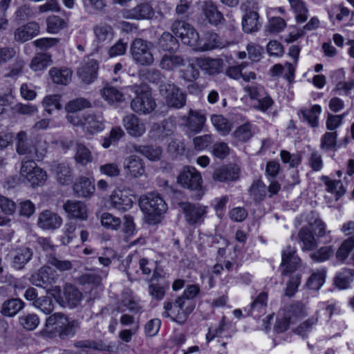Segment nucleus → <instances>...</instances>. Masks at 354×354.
Here are the masks:
<instances>
[{
  "label": "nucleus",
  "mask_w": 354,
  "mask_h": 354,
  "mask_svg": "<svg viewBox=\"0 0 354 354\" xmlns=\"http://www.w3.org/2000/svg\"><path fill=\"white\" fill-rule=\"evenodd\" d=\"M124 136V132L120 127L112 128L109 137H105L103 140L102 147L105 149L109 148L112 144L116 143L121 138Z\"/></svg>",
  "instance_id": "e2e57ef3"
},
{
  "label": "nucleus",
  "mask_w": 354,
  "mask_h": 354,
  "mask_svg": "<svg viewBox=\"0 0 354 354\" xmlns=\"http://www.w3.org/2000/svg\"><path fill=\"white\" fill-rule=\"evenodd\" d=\"M47 30L50 33H57L66 26L64 19L59 16H50L46 19Z\"/></svg>",
  "instance_id": "bf43d9fd"
},
{
  "label": "nucleus",
  "mask_w": 354,
  "mask_h": 354,
  "mask_svg": "<svg viewBox=\"0 0 354 354\" xmlns=\"http://www.w3.org/2000/svg\"><path fill=\"white\" fill-rule=\"evenodd\" d=\"M95 190L94 180L85 176L78 178L73 185V192L77 197H90Z\"/></svg>",
  "instance_id": "b1692460"
},
{
  "label": "nucleus",
  "mask_w": 354,
  "mask_h": 354,
  "mask_svg": "<svg viewBox=\"0 0 354 354\" xmlns=\"http://www.w3.org/2000/svg\"><path fill=\"white\" fill-rule=\"evenodd\" d=\"M299 112L303 117V120L306 122L310 127L315 128L318 126V118L322 112L319 105L315 104L310 109H301Z\"/></svg>",
  "instance_id": "58836bf2"
},
{
  "label": "nucleus",
  "mask_w": 354,
  "mask_h": 354,
  "mask_svg": "<svg viewBox=\"0 0 354 354\" xmlns=\"http://www.w3.org/2000/svg\"><path fill=\"white\" fill-rule=\"evenodd\" d=\"M168 287V283L158 281L151 282L149 286V295L154 299L162 300L165 295V291Z\"/></svg>",
  "instance_id": "8fccbe9b"
},
{
  "label": "nucleus",
  "mask_w": 354,
  "mask_h": 354,
  "mask_svg": "<svg viewBox=\"0 0 354 354\" xmlns=\"http://www.w3.org/2000/svg\"><path fill=\"white\" fill-rule=\"evenodd\" d=\"M50 268L43 267L37 272L31 275V283L38 287L48 289V287L55 283V278L50 274Z\"/></svg>",
  "instance_id": "c756f323"
},
{
  "label": "nucleus",
  "mask_w": 354,
  "mask_h": 354,
  "mask_svg": "<svg viewBox=\"0 0 354 354\" xmlns=\"http://www.w3.org/2000/svg\"><path fill=\"white\" fill-rule=\"evenodd\" d=\"M239 178V168L236 165H225L216 169L213 179L219 182L234 181Z\"/></svg>",
  "instance_id": "393cba45"
},
{
  "label": "nucleus",
  "mask_w": 354,
  "mask_h": 354,
  "mask_svg": "<svg viewBox=\"0 0 354 354\" xmlns=\"http://www.w3.org/2000/svg\"><path fill=\"white\" fill-rule=\"evenodd\" d=\"M100 221L102 225L107 229L117 230L121 225L120 218L106 212L102 214Z\"/></svg>",
  "instance_id": "338daca9"
},
{
  "label": "nucleus",
  "mask_w": 354,
  "mask_h": 354,
  "mask_svg": "<svg viewBox=\"0 0 354 354\" xmlns=\"http://www.w3.org/2000/svg\"><path fill=\"white\" fill-rule=\"evenodd\" d=\"M281 160L283 163L288 164L291 168L297 167L301 162L302 157L299 152L290 153L286 150H281L280 153Z\"/></svg>",
  "instance_id": "5fc2aeb1"
},
{
  "label": "nucleus",
  "mask_w": 354,
  "mask_h": 354,
  "mask_svg": "<svg viewBox=\"0 0 354 354\" xmlns=\"http://www.w3.org/2000/svg\"><path fill=\"white\" fill-rule=\"evenodd\" d=\"M254 130V127L251 123L245 122L236 129L233 136L237 141L246 142L253 136Z\"/></svg>",
  "instance_id": "37998d69"
},
{
  "label": "nucleus",
  "mask_w": 354,
  "mask_h": 354,
  "mask_svg": "<svg viewBox=\"0 0 354 354\" xmlns=\"http://www.w3.org/2000/svg\"><path fill=\"white\" fill-rule=\"evenodd\" d=\"M39 32V24L36 22H30L15 30V39L17 41L25 42L36 36Z\"/></svg>",
  "instance_id": "a878e982"
},
{
  "label": "nucleus",
  "mask_w": 354,
  "mask_h": 354,
  "mask_svg": "<svg viewBox=\"0 0 354 354\" xmlns=\"http://www.w3.org/2000/svg\"><path fill=\"white\" fill-rule=\"evenodd\" d=\"M177 180L184 188L196 191L201 189V175L200 172L193 167H184L180 171Z\"/></svg>",
  "instance_id": "9d476101"
},
{
  "label": "nucleus",
  "mask_w": 354,
  "mask_h": 354,
  "mask_svg": "<svg viewBox=\"0 0 354 354\" xmlns=\"http://www.w3.org/2000/svg\"><path fill=\"white\" fill-rule=\"evenodd\" d=\"M123 168L127 176L130 178H139L145 173L143 160L135 155L127 156L124 160Z\"/></svg>",
  "instance_id": "dca6fc26"
},
{
  "label": "nucleus",
  "mask_w": 354,
  "mask_h": 354,
  "mask_svg": "<svg viewBox=\"0 0 354 354\" xmlns=\"http://www.w3.org/2000/svg\"><path fill=\"white\" fill-rule=\"evenodd\" d=\"M185 65V59L180 55H165L160 62V67L166 71H173Z\"/></svg>",
  "instance_id": "4c0bfd02"
},
{
  "label": "nucleus",
  "mask_w": 354,
  "mask_h": 354,
  "mask_svg": "<svg viewBox=\"0 0 354 354\" xmlns=\"http://www.w3.org/2000/svg\"><path fill=\"white\" fill-rule=\"evenodd\" d=\"M301 263L300 258L297 255V250L295 248L288 245L282 251L281 263L282 267L281 274L287 275L295 272Z\"/></svg>",
  "instance_id": "ddd939ff"
},
{
  "label": "nucleus",
  "mask_w": 354,
  "mask_h": 354,
  "mask_svg": "<svg viewBox=\"0 0 354 354\" xmlns=\"http://www.w3.org/2000/svg\"><path fill=\"white\" fill-rule=\"evenodd\" d=\"M160 92L167 99L169 106L175 108H181L185 104L186 95L180 91L178 87L174 84H162L160 86Z\"/></svg>",
  "instance_id": "f8f14e48"
},
{
  "label": "nucleus",
  "mask_w": 354,
  "mask_h": 354,
  "mask_svg": "<svg viewBox=\"0 0 354 354\" xmlns=\"http://www.w3.org/2000/svg\"><path fill=\"white\" fill-rule=\"evenodd\" d=\"M16 151L19 155L26 156L35 158L37 161L43 160L47 152L46 141H37L32 143L28 138L26 132L19 131L15 137Z\"/></svg>",
  "instance_id": "f03ea898"
},
{
  "label": "nucleus",
  "mask_w": 354,
  "mask_h": 354,
  "mask_svg": "<svg viewBox=\"0 0 354 354\" xmlns=\"http://www.w3.org/2000/svg\"><path fill=\"white\" fill-rule=\"evenodd\" d=\"M183 120L186 133L187 134H196L203 130L206 118L201 113L190 110L188 115L183 118Z\"/></svg>",
  "instance_id": "4468645a"
},
{
  "label": "nucleus",
  "mask_w": 354,
  "mask_h": 354,
  "mask_svg": "<svg viewBox=\"0 0 354 354\" xmlns=\"http://www.w3.org/2000/svg\"><path fill=\"white\" fill-rule=\"evenodd\" d=\"M104 120L101 113L84 114L83 131L91 136L102 131L104 128Z\"/></svg>",
  "instance_id": "2eb2a0df"
},
{
  "label": "nucleus",
  "mask_w": 354,
  "mask_h": 354,
  "mask_svg": "<svg viewBox=\"0 0 354 354\" xmlns=\"http://www.w3.org/2000/svg\"><path fill=\"white\" fill-rule=\"evenodd\" d=\"M111 203L113 207L125 212L132 207L133 202L131 198L120 191L111 196Z\"/></svg>",
  "instance_id": "e433bc0d"
},
{
  "label": "nucleus",
  "mask_w": 354,
  "mask_h": 354,
  "mask_svg": "<svg viewBox=\"0 0 354 354\" xmlns=\"http://www.w3.org/2000/svg\"><path fill=\"white\" fill-rule=\"evenodd\" d=\"M46 292L64 308H75L80 304L82 299V293L75 286L71 283H66L63 290L58 286H50Z\"/></svg>",
  "instance_id": "7ed1b4c3"
},
{
  "label": "nucleus",
  "mask_w": 354,
  "mask_h": 354,
  "mask_svg": "<svg viewBox=\"0 0 354 354\" xmlns=\"http://www.w3.org/2000/svg\"><path fill=\"white\" fill-rule=\"evenodd\" d=\"M66 316L62 313H55L50 315L46 321L44 332L55 335L57 330L62 327Z\"/></svg>",
  "instance_id": "c9c22d12"
},
{
  "label": "nucleus",
  "mask_w": 354,
  "mask_h": 354,
  "mask_svg": "<svg viewBox=\"0 0 354 354\" xmlns=\"http://www.w3.org/2000/svg\"><path fill=\"white\" fill-rule=\"evenodd\" d=\"M139 204L142 211L153 223L156 222L158 218L166 213L167 210V205L165 200L158 193L156 192L142 196Z\"/></svg>",
  "instance_id": "20e7f679"
},
{
  "label": "nucleus",
  "mask_w": 354,
  "mask_h": 354,
  "mask_svg": "<svg viewBox=\"0 0 354 354\" xmlns=\"http://www.w3.org/2000/svg\"><path fill=\"white\" fill-rule=\"evenodd\" d=\"M51 171L55 174L57 181L62 185H69L73 180V170L66 162H53Z\"/></svg>",
  "instance_id": "6ab92c4d"
},
{
  "label": "nucleus",
  "mask_w": 354,
  "mask_h": 354,
  "mask_svg": "<svg viewBox=\"0 0 354 354\" xmlns=\"http://www.w3.org/2000/svg\"><path fill=\"white\" fill-rule=\"evenodd\" d=\"M59 101L60 96L59 95H49L43 100L42 104L45 111L48 114H51L53 110L60 109L62 108Z\"/></svg>",
  "instance_id": "0e129e2a"
},
{
  "label": "nucleus",
  "mask_w": 354,
  "mask_h": 354,
  "mask_svg": "<svg viewBox=\"0 0 354 354\" xmlns=\"http://www.w3.org/2000/svg\"><path fill=\"white\" fill-rule=\"evenodd\" d=\"M35 158H24L21 162L20 176L26 180L32 187L42 185L47 179L46 172L39 167Z\"/></svg>",
  "instance_id": "39448f33"
},
{
  "label": "nucleus",
  "mask_w": 354,
  "mask_h": 354,
  "mask_svg": "<svg viewBox=\"0 0 354 354\" xmlns=\"http://www.w3.org/2000/svg\"><path fill=\"white\" fill-rule=\"evenodd\" d=\"M354 248V235L344 240L336 252V257L339 261H344L351 251Z\"/></svg>",
  "instance_id": "4d7b16f0"
},
{
  "label": "nucleus",
  "mask_w": 354,
  "mask_h": 354,
  "mask_svg": "<svg viewBox=\"0 0 354 354\" xmlns=\"http://www.w3.org/2000/svg\"><path fill=\"white\" fill-rule=\"evenodd\" d=\"M297 237L299 242L302 244L301 250L303 251H311L317 246V242L312 230L308 227H302L299 230Z\"/></svg>",
  "instance_id": "f704fd0d"
},
{
  "label": "nucleus",
  "mask_w": 354,
  "mask_h": 354,
  "mask_svg": "<svg viewBox=\"0 0 354 354\" xmlns=\"http://www.w3.org/2000/svg\"><path fill=\"white\" fill-rule=\"evenodd\" d=\"M290 7L295 14L297 23H304L308 19V10L302 0H288Z\"/></svg>",
  "instance_id": "c03bdc74"
},
{
  "label": "nucleus",
  "mask_w": 354,
  "mask_h": 354,
  "mask_svg": "<svg viewBox=\"0 0 354 354\" xmlns=\"http://www.w3.org/2000/svg\"><path fill=\"white\" fill-rule=\"evenodd\" d=\"M196 64L206 73L215 75L221 72L223 61L221 59L197 58Z\"/></svg>",
  "instance_id": "bb28decb"
},
{
  "label": "nucleus",
  "mask_w": 354,
  "mask_h": 354,
  "mask_svg": "<svg viewBox=\"0 0 354 354\" xmlns=\"http://www.w3.org/2000/svg\"><path fill=\"white\" fill-rule=\"evenodd\" d=\"M20 324L28 330H34L39 323V319L35 314H28L19 317Z\"/></svg>",
  "instance_id": "69168bd1"
},
{
  "label": "nucleus",
  "mask_w": 354,
  "mask_h": 354,
  "mask_svg": "<svg viewBox=\"0 0 354 354\" xmlns=\"http://www.w3.org/2000/svg\"><path fill=\"white\" fill-rule=\"evenodd\" d=\"M100 95L109 104L121 102L124 100V95L122 92L109 84H106L100 90Z\"/></svg>",
  "instance_id": "ea45409f"
},
{
  "label": "nucleus",
  "mask_w": 354,
  "mask_h": 354,
  "mask_svg": "<svg viewBox=\"0 0 354 354\" xmlns=\"http://www.w3.org/2000/svg\"><path fill=\"white\" fill-rule=\"evenodd\" d=\"M285 314H288L292 317V321H293V323H295L298 318L307 315L304 306L300 303H296L290 305Z\"/></svg>",
  "instance_id": "774afa93"
},
{
  "label": "nucleus",
  "mask_w": 354,
  "mask_h": 354,
  "mask_svg": "<svg viewBox=\"0 0 354 354\" xmlns=\"http://www.w3.org/2000/svg\"><path fill=\"white\" fill-rule=\"evenodd\" d=\"M249 193L253 200L259 203L263 201L267 195V187L261 180H256L249 188Z\"/></svg>",
  "instance_id": "79ce46f5"
},
{
  "label": "nucleus",
  "mask_w": 354,
  "mask_h": 354,
  "mask_svg": "<svg viewBox=\"0 0 354 354\" xmlns=\"http://www.w3.org/2000/svg\"><path fill=\"white\" fill-rule=\"evenodd\" d=\"M62 223V218L57 214L45 210L39 214L37 225L44 230H55Z\"/></svg>",
  "instance_id": "5701e85b"
},
{
  "label": "nucleus",
  "mask_w": 354,
  "mask_h": 354,
  "mask_svg": "<svg viewBox=\"0 0 354 354\" xmlns=\"http://www.w3.org/2000/svg\"><path fill=\"white\" fill-rule=\"evenodd\" d=\"M212 122L215 128L222 134L227 135L231 129L232 124L227 119L221 115H214L211 118Z\"/></svg>",
  "instance_id": "603ef678"
},
{
  "label": "nucleus",
  "mask_w": 354,
  "mask_h": 354,
  "mask_svg": "<svg viewBox=\"0 0 354 354\" xmlns=\"http://www.w3.org/2000/svg\"><path fill=\"white\" fill-rule=\"evenodd\" d=\"M201 10L205 19L212 25L217 26L224 20L223 15L218 10V6L212 0L203 1L201 6Z\"/></svg>",
  "instance_id": "a211bd4d"
},
{
  "label": "nucleus",
  "mask_w": 354,
  "mask_h": 354,
  "mask_svg": "<svg viewBox=\"0 0 354 354\" xmlns=\"http://www.w3.org/2000/svg\"><path fill=\"white\" fill-rule=\"evenodd\" d=\"M241 10L245 12L243 17L242 26L245 32L251 33L257 31L261 27L257 12V3L254 1H246L241 3Z\"/></svg>",
  "instance_id": "6e6552de"
},
{
  "label": "nucleus",
  "mask_w": 354,
  "mask_h": 354,
  "mask_svg": "<svg viewBox=\"0 0 354 354\" xmlns=\"http://www.w3.org/2000/svg\"><path fill=\"white\" fill-rule=\"evenodd\" d=\"M33 306L39 309L46 315L50 314L55 308L54 303L52 299L47 296H42L39 297L35 302L32 303Z\"/></svg>",
  "instance_id": "6e6d98bb"
},
{
  "label": "nucleus",
  "mask_w": 354,
  "mask_h": 354,
  "mask_svg": "<svg viewBox=\"0 0 354 354\" xmlns=\"http://www.w3.org/2000/svg\"><path fill=\"white\" fill-rule=\"evenodd\" d=\"M334 254L332 246H324L311 253L310 257L315 262H323L329 259Z\"/></svg>",
  "instance_id": "052dcab7"
},
{
  "label": "nucleus",
  "mask_w": 354,
  "mask_h": 354,
  "mask_svg": "<svg viewBox=\"0 0 354 354\" xmlns=\"http://www.w3.org/2000/svg\"><path fill=\"white\" fill-rule=\"evenodd\" d=\"M75 160L77 163L82 165H86L92 161L93 157L91 151L86 146L81 143H77L76 145Z\"/></svg>",
  "instance_id": "3c124183"
},
{
  "label": "nucleus",
  "mask_w": 354,
  "mask_h": 354,
  "mask_svg": "<svg viewBox=\"0 0 354 354\" xmlns=\"http://www.w3.org/2000/svg\"><path fill=\"white\" fill-rule=\"evenodd\" d=\"M171 31L181 39L183 44L196 50L201 48V39L198 32L185 21L175 20L171 26Z\"/></svg>",
  "instance_id": "423d86ee"
},
{
  "label": "nucleus",
  "mask_w": 354,
  "mask_h": 354,
  "mask_svg": "<svg viewBox=\"0 0 354 354\" xmlns=\"http://www.w3.org/2000/svg\"><path fill=\"white\" fill-rule=\"evenodd\" d=\"M99 62L94 59H88L77 70V75L85 84H90L97 78Z\"/></svg>",
  "instance_id": "f3484780"
},
{
  "label": "nucleus",
  "mask_w": 354,
  "mask_h": 354,
  "mask_svg": "<svg viewBox=\"0 0 354 354\" xmlns=\"http://www.w3.org/2000/svg\"><path fill=\"white\" fill-rule=\"evenodd\" d=\"M185 214V221L190 225L202 224L207 213V207L200 203L182 202L179 203Z\"/></svg>",
  "instance_id": "1a4fd4ad"
},
{
  "label": "nucleus",
  "mask_w": 354,
  "mask_h": 354,
  "mask_svg": "<svg viewBox=\"0 0 354 354\" xmlns=\"http://www.w3.org/2000/svg\"><path fill=\"white\" fill-rule=\"evenodd\" d=\"M33 252L29 248L22 247L17 248L12 253V267L17 270H21L32 259Z\"/></svg>",
  "instance_id": "c85d7f7f"
},
{
  "label": "nucleus",
  "mask_w": 354,
  "mask_h": 354,
  "mask_svg": "<svg viewBox=\"0 0 354 354\" xmlns=\"http://www.w3.org/2000/svg\"><path fill=\"white\" fill-rule=\"evenodd\" d=\"M52 64L51 56L46 53L37 54L32 59L30 68L35 71H40L46 68Z\"/></svg>",
  "instance_id": "09e8293b"
},
{
  "label": "nucleus",
  "mask_w": 354,
  "mask_h": 354,
  "mask_svg": "<svg viewBox=\"0 0 354 354\" xmlns=\"http://www.w3.org/2000/svg\"><path fill=\"white\" fill-rule=\"evenodd\" d=\"M47 263L61 272L70 270L73 267L72 263L70 261L62 260L54 254H49L48 256Z\"/></svg>",
  "instance_id": "13d9d810"
},
{
  "label": "nucleus",
  "mask_w": 354,
  "mask_h": 354,
  "mask_svg": "<svg viewBox=\"0 0 354 354\" xmlns=\"http://www.w3.org/2000/svg\"><path fill=\"white\" fill-rule=\"evenodd\" d=\"M63 325L60 327L55 335H57L62 339H65L69 337H73L76 333L77 330L80 327L78 321L72 319L70 320L66 317V321L64 322Z\"/></svg>",
  "instance_id": "a19ab883"
},
{
  "label": "nucleus",
  "mask_w": 354,
  "mask_h": 354,
  "mask_svg": "<svg viewBox=\"0 0 354 354\" xmlns=\"http://www.w3.org/2000/svg\"><path fill=\"white\" fill-rule=\"evenodd\" d=\"M151 43L137 38L131 45V53L135 62L142 66H150L153 63V55L151 52Z\"/></svg>",
  "instance_id": "0eeeda50"
},
{
  "label": "nucleus",
  "mask_w": 354,
  "mask_h": 354,
  "mask_svg": "<svg viewBox=\"0 0 354 354\" xmlns=\"http://www.w3.org/2000/svg\"><path fill=\"white\" fill-rule=\"evenodd\" d=\"M230 44L229 42L223 40L216 33L208 32L203 39L201 40V48L198 50H209L217 48H225Z\"/></svg>",
  "instance_id": "cd10ccee"
},
{
  "label": "nucleus",
  "mask_w": 354,
  "mask_h": 354,
  "mask_svg": "<svg viewBox=\"0 0 354 354\" xmlns=\"http://www.w3.org/2000/svg\"><path fill=\"white\" fill-rule=\"evenodd\" d=\"M25 306V303L19 298H11L4 301L0 308L2 315L8 317L15 316Z\"/></svg>",
  "instance_id": "7c9ffc66"
},
{
  "label": "nucleus",
  "mask_w": 354,
  "mask_h": 354,
  "mask_svg": "<svg viewBox=\"0 0 354 354\" xmlns=\"http://www.w3.org/2000/svg\"><path fill=\"white\" fill-rule=\"evenodd\" d=\"M337 133L326 132L321 138L320 148L326 151L337 150Z\"/></svg>",
  "instance_id": "864d4df0"
},
{
  "label": "nucleus",
  "mask_w": 354,
  "mask_h": 354,
  "mask_svg": "<svg viewBox=\"0 0 354 354\" xmlns=\"http://www.w3.org/2000/svg\"><path fill=\"white\" fill-rule=\"evenodd\" d=\"M95 41L98 44H107L112 40L114 35L113 29L106 23H100L93 27Z\"/></svg>",
  "instance_id": "2f4dec72"
},
{
  "label": "nucleus",
  "mask_w": 354,
  "mask_h": 354,
  "mask_svg": "<svg viewBox=\"0 0 354 354\" xmlns=\"http://www.w3.org/2000/svg\"><path fill=\"white\" fill-rule=\"evenodd\" d=\"M154 11L153 8L147 3H140L137 6L124 10L122 12L124 18L131 19H149L153 17Z\"/></svg>",
  "instance_id": "412c9836"
},
{
  "label": "nucleus",
  "mask_w": 354,
  "mask_h": 354,
  "mask_svg": "<svg viewBox=\"0 0 354 354\" xmlns=\"http://www.w3.org/2000/svg\"><path fill=\"white\" fill-rule=\"evenodd\" d=\"M63 208L69 218L81 221L88 218L87 207L83 202L68 200L64 203Z\"/></svg>",
  "instance_id": "aec40b11"
},
{
  "label": "nucleus",
  "mask_w": 354,
  "mask_h": 354,
  "mask_svg": "<svg viewBox=\"0 0 354 354\" xmlns=\"http://www.w3.org/2000/svg\"><path fill=\"white\" fill-rule=\"evenodd\" d=\"M159 48L165 51H174L178 47V40L169 32H165L158 39Z\"/></svg>",
  "instance_id": "a18cd8bd"
},
{
  "label": "nucleus",
  "mask_w": 354,
  "mask_h": 354,
  "mask_svg": "<svg viewBox=\"0 0 354 354\" xmlns=\"http://www.w3.org/2000/svg\"><path fill=\"white\" fill-rule=\"evenodd\" d=\"M201 292L198 285H189L182 295L178 297L174 302L166 301L164 303L162 317H170L173 321L182 325L187 320L189 315L196 307L194 299Z\"/></svg>",
  "instance_id": "f257e3e1"
},
{
  "label": "nucleus",
  "mask_w": 354,
  "mask_h": 354,
  "mask_svg": "<svg viewBox=\"0 0 354 354\" xmlns=\"http://www.w3.org/2000/svg\"><path fill=\"white\" fill-rule=\"evenodd\" d=\"M123 125L127 133L133 137H140L146 131L145 124L134 114L124 117Z\"/></svg>",
  "instance_id": "4be33fe9"
},
{
  "label": "nucleus",
  "mask_w": 354,
  "mask_h": 354,
  "mask_svg": "<svg viewBox=\"0 0 354 354\" xmlns=\"http://www.w3.org/2000/svg\"><path fill=\"white\" fill-rule=\"evenodd\" d=\"M49 75L55 84L67 85L71 81L73 72L66 67H53L49 71Z\"/></svg>",
  "instance_id": "72a5a7b5"
},
{
  "label": "nucleus",
  "mask_w": 354,
  "mask_h": 354,
  "mask_svg": "<svg viewBox=\"0 0 354 354\" xmlns=\"http://www.w3.org/2000/svg\"><path fill=\"white\" fill-rule=\"evenodd\" d=\"M156 102L148 91H136V96L131 100L132 110L138 114H149L156 108Z\"/></svg>",
  "instance_id": "9b49d317"
},
{
  "label": "nucleus",
  "mask_w": 354,
  "mask_h": 354,
  "mask_svg": "<svg viewBox=\"0 0 354 354\" xmlns=\"http://www.w3.org/2000/svg\"><path fill=\"white\" fill-rule=\"evenodd\" d=\"M131 151L139 153L152 161L158 160L162 155L161 147L153 145H133Z\"/></svg>",
  "instance_id": "473e14b6"
},
{
  "label": "nucleus",
  "mask_w": 354,
  "mask_h": 354,
  "mask_svg": "<svg viewBox=\"0 0 354 354\" xmlns=\"http://www.w3.org/2000/svg\"><path fill=\"white\" fill-rule=\"evenodd\" d=\"M91 106V104L88 100L81 97L68 102L65 109L68 113H76L83 109L90 108Z\"/></svg>",
  "instance_id": "680f3d73"
},
{
  "label": "nucleus",
  "mask_w": 354,
  "mask_h": 354,
  "mask_svg": "<svg viewBox=\"0 0 354 354\" xmlns=\"http://www.w3.org/2000/svg\"><path fill=\"white\" fill-rule=\"evenodd\" d=\"M354 270L344 268L337 274L334 279L335 286L339 289L348 288L350 283L353 281Z\"/></svg>",
  "instance_id": "49530a36"
},
{
  "label": "nucleus",
  "mask_w": 354,
  "mask_h": 354,
  "mask_svg": "<svg viewBox=\"0 0 354 354\" xmlns=\"http://www.w3.org/2000/svg\"><path fill=\"white\" fill-rule=\"evenodd\" d=\"M321 180L326 185V191L335 194L336 200L345 193L342 183L340 180H331L329 177L326 176H322Z\"/></svg>",
  "instance_id": "de8ad7c7"
}]
</instances>
